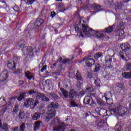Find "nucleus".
<instances>
[{"label":"nucleus","mask_w":131,"mask_h":131,"mask_svg":"<svg viewBox=\"0 0 131 131\" xmlns=\"http://www.w3.org/2000/svg\"><path fill=\"white\" fill-rule=\"evenodd\" d=\"M86 24V21L80 19L79 21V26H82V30L83 31V33L85 35H88V36H94L97 38H103L104 37V35L103 34H100V32L98 31H95L92 29H90L88 26H85Z\"/></svg>","instance_id":"1"},{"label":"nucleus","mask_w":131,"mask_h":131,"mask_svg":"<svg viewBox=\"0 0 131 131\" xmlns=\"http://www.w3.org/2000/svg\"><path fill=\"white\" fill-rule=\"evenodd\" d=\"M58 108H59V104L57 102H51L48 105L47 115L45 116V118L47 121H49L50 119L53 118L56 115L55 109Z\"/></svg>","instance_id":"2"},{"label":"nucleus","mask_w":131,"mask_h":131,"mask_svg":"<svg viewBox=\"0 0 131 131\" xmlns=\"http://www.w3.org/2000/svg\"><path fill=\"white\" fill-rule=\"evenodd\" d=\"M120 47L123 51L119 52L120 56L123 60L127 61L128 60V56H127V54L125 52L128 51V50H129V44L123 43L121 45Z\"/></svg>","instance_id":"3"},{"label":"nucleus","mask_w":131,"mask_h":131,"mask_svg":"<svg viewBox=\"0 0 131 131\" xmlns=\"http://www.w3.org/2000/svg\"><path fill=\"white\" fill-rule=\"evenodd\" d=\"M54 122L59 123L58 126H55L53 128L54 131H64L65 129V126H66V124L64 122L60 123L59 119H56L54 121L52 122V123H54Z\"/></svg>","instance_id":"4"},{"label":"nucleus","mask_w":131,"mask_h":131,"mask_svg":"<svg viewBox=\"0 0 131 131\" xmlns=\"http://www.w3.org/2000/svg\"><path fill=\"white\" fill-rule=\"evenodd\" d=\"M83 103L85 105H89L92 108H94L96 105V102L93 100L92 97L89 96H87L84 98Z\"/></svg>","instance_id":"5"},{"label":"nucleus","mask_w":131,"mask_h":131,"mask_svg":"<svg viewBox=\"0 0 131 131\" xmlns=\"http://www.w3.org/2000/svg\"><path fill=\"white\" fill-rule=\"evenodd\" d=\"M35 96V97H33V98L38 101H39V100H40L41 99V100H42V101H45V102L50 101V98L45 96V95H43V94L37 92Z\"/></svg>","instance_id":"6"},{"label":"nucleus","mask_w":131,"mask_h":131,"mask_svg":"<svg viewBox=\"0 0 131 131\" xmlns=\"http://www.w3.org/2000/svg\"><path fill=\"white\" fill-rule=\"evenodd\" d=\"M34 103V100L32 98H28L26 100L24 103L25 106L27 107H30V109L33 106V103Z\"/></svg>","instance_id":"7"},{"label":"nucleus","mask_w":131,"mask_h":131,"mask_svg":"<svg viewBox=\"0 0 131 131\" xmlns=\"http://www.w3.org/2000/svg\"><path fill=\"white\" fill-rule=\"evenodd\" d=\"M105 65L109 68H112L113 67V62H112V57L109 56H106L105 57Z\"/></svg>","instance_id":"8"},{"label":"nucleus","mask_w":131,"mask_h":131,"mask_svg":"<svg viewBox=\"0 0 131 131\" xmlns=\"http://www.w3.org/2000/svg\"><path fill=\"white\" fill-rule=\"evenodd\" d=\"M9 74V72L8 70H4L2 72L1 75L0 76V81H5L7 80L8 78V75Z\"/></svg>","instance_id":"9"},{"label":"nucleus","mask_w":131,"mask_h":131,"mask_svg":"<svg viewBox=\"0 0 131 131\" xmlns=\"http://www.w3.org/2000/svg\"><path fill=\"white\" fill-rule=\"evenodd\" d=\"M7 67L9 69L11 70H16V65H15V61L13 59H10L8 61Z\"/></svg>","instance_id":"10"},{"label":"nucleus","mask_w":131,"mask_h":131,"mask_svg":"<svg viewBox=\"0 0 131 131\" xmlns=\"http://www.w3.org/2000/svg\"><path fill=\"white\" fill-rule=\"evenodd\" d=\"M96 113H98L101 116L103 115H106L107 114V110L104 108H102L101 107H97L95 109Z\"/></svg>","instance_id":"11"},{"label":"nucleus","mask_w":131,"mask_h":131,"mask_svg":"<svg viewBox=\"0 0 131 131\" xmlns=\"http://www.w3.org/2000/svg\"><path fill=\"white\" fill-rule=\"evenodd\" d=\"M23 51L24 52L25 54H27L28 53L29 54H30L33 52V51H35V52H36V48H34V49L32 48V47H30L29 48L28 47H25L23 49Z\"/></svg>","instance_id":"12"},{"label":"nucleus","mask_w":131,"mask_h":131,"mask_svg":"<svg viewBox=\"0 0 131 131\" xmlns=\"http://www.w3.org/2000/svg\"><path fill=\"white\" fill-rule=\"evenodd\" d=\"M96 60L93 58H89L85 61V64L88 67H92L93 65L95 64Z\"/></svg>","instance_id":"13"},{"label":"nucleus","mask_w":131,"mask_h":131,"mask_svg":"<svg viewBox=\"0 0 131 131\" xmlns=\"http://www.w3.org/2000/svg\"><path fill=\"white\" fill-rule=\"evenodd\" d=\"M25 75L29 80H31V79H33V78H34V74L31 73L29 71H27L25 73Z\"/></svg>","instance_id":"14"},{"label":"nucleus","mask_w":131,"mask_h":131,"mask_svg":"<svg viewBox=\"0 0 131 131\" xmlns=\"http://www.w3.org/2000/svg\"><path fill=\"white\" fill-rule=\"evenodd\" d=\"M57 61L59 62V63H63V64H70L71 62H72V60L70 59H66V60H63L62 59V57H60L59 59H57Z\"/></svg>","instance_id":"15"},{"label":"nucleus","mask_w":131,"mask_h":131,"mask_svg":"<svg viewBox=\"0 0 131 131\" xmlns=\"http://www.w3.org/2000/svg\"><path fill=\"white\" fill-rule=\"evenodd\" d=\"M92 9L94 10V11L93 13H97V12H100V11H102V9H101V6L98 5L97 4H94L92 5Z\"/></svg>","instance_id":"16"},{"label":"nucleus","mask_w":131,"mask_h":131,"mask_svg":"<svg viewBox=\"0 0 131 131\" xmlns=\"http://www.w3.org/2000/svg\"><path fill=\"white\" fill-rule=\"evenodd\" d=\"M120 114H122V115H126V114H128V110L125 107L121 106L120 108Z\"/></svg>","instance_id":"17"},{"label":"nucleus","mask_w":131,"mask_h":131,"mask_svg":"<svg viewBox=\"0 0 131 131\" xmlns=\"http://www.w3.org/2000/svg\"><path fill=\"white\" fill-rule=\"evenodd\" d=\"M116 86L117 88H118L120 91H122L125 89V86H124V83L121 82V83H117L116 84Z\"/></svg>","instance_id":"18"},{"label":"nucleus","mask_w":131,"mask_h":131,"mask_svg":"<svg viewBox=\"0 0 131 131\" xmlns=\"http://www.w3.org/2000/svg\"><path fill=\"white\" fill-rule=\"evenodd\" d=\"M39 118H40V113H35L32 116V119H33V120H37V119H39Z\"/></svg>","instance_id":"19"},{"label":"nucleus","mask_w":131,"mask_h":131,"mask_svg":"<svg viewBox=\"0 0 131 131\" xmlns=\"http://www.w3.org/2000/svg\"><path fill=\"white\" fill-rule=\"evenodd\" d=\"M42 23H43V19L39 18L35 22V26L37 27H39V26H40Z\"/></svg>","instance_id":"20"},{"label":"nucleus","mask_w":131,"mask_h":131,"mask_svg":"<svg viewBox=\"0 0 131 131\" xmlns=\"http://www.w3.org/2000/svg\"><path fill=\"white\" fill-rule=\"evenodd\" d=\"M76 95V92L73 89L71 90V91L69 93V97L71 99V100H73V98H74V96Z\"/></svg>","instance_id":"21"},{"label":"nucleus","mask_w":131,"mask_h":131,"mask_svg":"<svg viewBox=\"0 0 131 131\" xmlns=\"http://www.w3.org/2000/svg\"><path fill=\"white\" fill-rule=\"evenodd\" d=\"M122 76L124 78L129 79L131 78V72H124L122 74Z\"/></svg>","instance_id":"22"},{"label":"nucleus","mask_w":131,"mask_h":131,"mask_svg":"<svg viewBox=\"0 0 131 131\" xmlns=\"http://www.w3.org/2000/svg\"><path fill=\"white\" fill-rule=\"evenodd\" d=\"M40 123H41V121H37V122H35V126L34 130L36 131V129H38L40 126Z\"/></svg>","instance_id":"23"},{"label":"nucleus","mask_w":131,"mask_h":131,"mask_svg":"<svg viewBox=\"0 0 131 131\" xmlns=\"http://www.w3.org/2000/svg\"><path fill=\"white\" fill-rule=\"evenodd\" d=\"M114 29V28H113V26H110L107 28H105L104 30V31L105 32H106L107 33H110V32H112L113 31V30Z\"/></svg>","instance_id":"24"},{"label":"nucleus","mask_w":131,"mask_h":131,"mask_svg":"<svg viewBox=\"0 0 131 131\" xmlns=\"http://www.w3.org/2000/svg\"><path fill=\"white\" fill-rule=\"evenodd\" d=\"M100 68H101V66L100 64L98 63H95V68H94V72H98V71H100Z\"/></svg>","instance_id":"25"},{"label":"nucleus","mask_w":131,"mask_h":131,"mask_svg":"<svg viewBox=\"0 0 131 131\" xmlns=\"http://www.w3.org/2000/svg\"><path fill=\"white\" fill-rule=\"evenodd\" d=\"M25 41L22 39L18 41L17 45L20 48H24V47H25Z\"/></svg>","instance_id":"26"},{"label":"nucleus","mask_w":131,"mask_h":131,"mask_svg":"<svg viewBox=\"0 0 131 131\" xmlns=\"http://www.w3.org/2000/svg\"><path fill=\"white\" fill-rule=\"evenodd\" d=\"M75 78L77 80H81V79H82V76H81V74H80L79 72H77L76 74V76Z\"/></svg>","instance_id":"27"},{"label":"nucleus","mask_w":131,"mask_h":131,"mask_svg":"<svg viewBox=\"0 0 131 131\" xmlns=\"http://www.w3.org/2000/svg\"><path fill=\"white\" fill-rule=\"evenodd\" d=\"M120 108L121 106L115 107V108H113L112 110V112H114V113H116V114H117L118 113H119V114H120Z\"/></svg>","instance_id":"28"},{"label":"nucleus","mask_w":131,"mask_h":131,"mask_svg":"<svg viewBox=\"0 0 131 131\" xmlns=\"http://www.w3.org/2000/svg\"><path fill=\"white\" fill-rule=\"evenodd\" d=\"M60 91L63 95L64 96V98H67L68 97V92H67L65 89H60Z\"/></svg>","instance_id":"29"},{"label":"nucleus","mask_w":131,"mask_h":131,"mask_svg":"<svg viewBox=\"0 0 131 131\" xmlns=\"http://www.w3.org/2000/svg\"><path fill=\"white\" fill-rule=\"evenodd\" d=\"M102 57L103 55L100 52L97 53L94 55V58L96 59V60H97V59H100V58H102Z\"/></svg>","instance_id":"30"},{"label":"nucleus","mask_w":131,"mask_h":131,"mask_svg":"<svg viewBox=\"0 0 131 131\" xmlns=\"http://www.w3.org/2000/svg\"><path fill=\"white\" fill-rule=\"evenodd\" d=\"M26 97V94L24 93H21L19 96L17 98V100L19 101H21V100H23Z\"/></svg>","instance_id":"31"},{"label":"nucleus","mask_w":131,"mask_h":131,"mask_svg":"<svg viewBox=\"0 0 131 131\" xmlns=\"http://www.w3.org/2000/svg\"><path fill=\"white\" fill-rule=\"evenodd\" d=\"M116 10H121L122 9V2H119L117 3V5H116Z\"/></svg>","instance_id":"32"},{"label":"nucleus","mask_w":131,"mask_h":131,"mask_svg":"<svg viewBox=\"0 0 131 131\" xmlns=\"http://www.w3.org/2000/svg\"><path fill=\"white\" fill-rule=\"evenodd\" d=\"M7 7V4L5 1H0V8L5 9Z\"/></svg>","instance_id":"33"},{"label":"nucleus","mask_w":131,"mask_h":131,"mask_svg":"<svg viewBox=\"0 0 131 131\" xmlns=\"http://www.w3.org/2000/svg\"><path fill=\"white\" fill-rule=\"evenodd\" d=\"M125 70L126 71H131V63L127 62Z\"/></svg>","instance_id":"34"},{"label":"nucleus","mask_w":131,"mask_h":131,"mask_svg":"<svg viewBox=\"0 0 131 131\" xmlns=\"http://www.w3.org/2000/svg\"><path fill=\"white\" fill-rule=\"evenodd\" d=\"M9 125L7 124H4L2 129L5 131H9Z\"/></svg>","instance_id":"35"},{"label":"nucleus","mask_w":131,"mask_h":131,"mask_svg":"<svg viewBox=\"0 0 131 131\" xmlns=\"http://www.w3.org/2000/svg\"><path fill=\"white\" fill-rule=\"evenodd\" d=\"M36 93H37V92L35 91L34 90H30L29 91H28V94H29V95H33V96H35Z\"/></svg>","instance_id":"36"},{"label":"nucleus","mask_w":131,"mask_h":131,"mask_svg":"<svg viewBox=\"0 0 131 131\" xmlns=\"http://www.w3.org/2000/svg\"><path fill=\"white\" fill-rule=\"evenodd\" d=\"M105 99H106V101L107 104H108V105H111V104H112V102H111V100H110V97H108V96H106L105 97Z\"/></svg>","instance_id":"37"},{"label":"nucleus","mask_w":131,"mask_h":131,"mask_svg":"<svg viewBox=\"0 0 131 131\" xmlns=\"http://www.w3.org/2000/svg\"><path fill=\"white\" fill-rule=\"evenodd\" d=\"M39 104V101L38 100H36L35 101H34V103H33V107H31V109H34L35 108V106Z\"/></svg>","instance_id":"38"},{"label":"nucleus","mask_w":131,"mask_h":131,"mask_svg":"<svg viewBox=\"0 0 131 131\" xmlns=\"http://www.w3.org/2000/svg\"><path fill=\"white\" fill-rule=\"evenodd\" d=\"M0 103H2V106H6L7 104V102L4 98H0Z\"/></svg>","instance_id":"39"},{"label":"nucleus","mask_w":131,"mask_h":131,"mask_svg":"<svg viewBox=\"0 0 131 131\" xmlns=\"http://www.w3.org/2000/svg\"><path fill=\"white\" fill-rule=\"evenodd\" d=\"M97 103L100 105V106H104V101L101 99L97 100Z\"/></svg>","instance_id":"40"},{"label":"nucleus","mask_w":131,"mask_h":131,"mask_svg":"<svg viewBox=\"0 0 131 131\" xmlns=\"http://www.w3.org/2000/svg\"><path fill=\"white\" fill-rule=\"evenodd\" d=\"M25 130V123H23L19 127V130L24 131Z\"/></svg>","instance_id":"41"},{"label":"nucleus","mask_w":131,"mask_h":131,"mask_svg":"<svg viewBox=\"0 0 131 131\" xmlns=\"http://www.w3.org/2000/svg\"><path fill=\"white\" fill-rule=\"evenodd\" d=\"M35 1L36 0H27L26 4L30 6V5H32V4H33Z\"/></svg>","instance_id":"42"},{"label":"nucleus","mask_w":131,"mask_h":131,"mask_svg":"<svg viewBox=\"0 0 131 131\" xmlns=\"http://www.w3.org/2000/svg\"><path fill=\"white\" fill-rule=\"evenodd\" d=\"M70 104L72 107H78V105L75 103V102H74V101H71L70 102Z\"/></svg>","instance_id":"43"},{"label":"nucleus","mask_w":131,"mask_h":131,"mask_svg":"<svg viewBox=\"0 0 131 131\" xmlns=\"http://www.w3.org/2000/svg\"><path fill=\"white\" fill-rule=\"evenodd\" d=\"M24 113L22 111H20L18 114L19 118H20V119H23V118H24Z\"/></svg>","instance_id":"44"},{"label":"nucleus","mask_w":131,"mask_h":131,"mask_svg":"<svg viewBox=\"0 0 131 131\" xmlns=\"http://www.w3.org/2000/svg\"><path fill=\"white\" fill-rule=\"evenodd\" d=\"M95 83L97 86H100V83H101V81L100 80V79H97L96 80H95Z\"/></svg>","instance_id":"45"},{"label":"nucleus","mask_w":131,"mask_h":131,"mask_svg":"<svg viewBox=\"0 0 131 131\" xmlns=\"http://www.w3.org/2000/svg\"><path fill=\"white\" fill-rule=\"evenodd\" d=\"M94 91V88H93V86H89L88 88L86 89V92H93Z\"/></svg>","instance_id":"46"},{"label":"nucleus","mask_w":131,"mask_h":131,"mask_svg":"<svg viewBox=\"0 0 131 131\" xmlns=\"http://www.w3.org/2000/svg\"><path fill=\"white\" fill-rule=\"evenodd\" d=\"M13 10L15 11V12H19L20 11V9H19V7L17 6H15L13 7Z\"/></svg>","instance_id":"47"},{"label":"nucleus","mask_w":131,"mask_h":131,"mask_svg":"<svg viewBox=\"0 0 131 131\" xmlns=\"http://www.w3.org/2000/svg\"><path fill=\"white\" fill-rule=\"evenodd\" d=\"M75 30L76 32H78V31H79V27L78 26V25H75Z\"/></svg>","instance_id":"48"},{"label":"nucleus","mask_w":131,"mask_h":131,"mask_svg":"<svg viewBox=\"0 0 131 131\" xmlns=\"http://www.w3.org/2000/svg\"><path fill=\"white\" fill-rule=\"evenodd\" d=\"M27 37L30 39H31V37H32V35H31V32H28V33L27 34Z\"/></svg>","instance_id":"49"},{"label":"nucleus","mask_w":131,"mask_h":131,"mask_svg":"<svg viewBox=\"0 0 131 131\" xmlns=\"http://www.w3.org/2000/svg\"><path fill=\"white\" fill-rule=\"evenodd\" d=\"M18 108H19V106L16 105L13 109V111L15 113L18 112Z\"/></svg>","instance_id":"50"},{"label":"nucleus","mask_w":131,"mask_h":131,"mask_svg":"<svg viewBox=\"0 0 131 131\" xmlns=\"http://www.w3.org/2000/svg\"><path fill=\"white\" fill-rule=\"evenodd\" d=\"M45 70H47V65H45L41 69V72H43V71H45Z\"/></svg>","instance_id":"51"},{"label":"nucleus","mask_w":131,"mask_h":131,"mask_svg":"<svg viewBox=\"0 0 131 131\" xmlns=\"http://www.w3.org/2000/svg\"><path fill=\"white\" fill-rule=\"evenodd\" d=\"M63 69V64H60L58 67V70L59 71H61Z\"/></svg>","instance_id":"52"},{"label":"nucleus","mask_w":131,"mask_h":131,"mask_svg":"<svg viewBox=\"0 0 131 131\" xmlns=\"http://www.w3.org/2000/svg\"><path fill=\"white\" fill-rule=\"evenodd\" d=\"M81 86V83H80V82H77L76 84V87L78 88H79Z\"/></svg>","instance_id":"53"},{"label":"nucleus","mask_w":131,"mask_h":131,"mask_svg":"<svg viewBox=\"0 0 131 131\" xmlns=\"http://www.w3.org/2000/svg\"><path fill=\"white\" fill-rule=\"evenodd\" d=\"M76 3L77 5H81L82 4V0H77Z\"/></svg>","instance_id":"54"},{"label":"nucleus","mask_w":131,"mask_h":131,"mask_svg":"<svg viewBox=\"0 0 131 131\" xmlns=\"http://www.w3.org/2000/svg\"><path fill=\"white\" fill-rule=\"evenodd\" d=\"M55 16H56V13H55V12L51 13V17H52V18H54Z\"/></svg>","instance_id":"55"},{"label":"nucleus","mask_w":131,"mask_h":131,"mask_svg":"<svg viewBox=\"0 0 131 131\" xmlns=\"http://www.w3.org/2000/svg\"><path fill=\"white\" fill-rule=\"evenodd\" d=\"M43 64H45V61L42 60L39 64V66H43Z\"/></svg>","instance_id":"56"},{"label":"nucleus","mask_w":131,"mask_h":131,"mask_svg":"<svg viewBox=\"0 0 131 131\" xmlns=\"http://www.w3.org/2000/svg\"><path fill=\"white\" fill-rule=\"evenodd\" d=\"M80 95H81V96H83V95H84V91H81L80 92Z\"/></svg>","instance_id":"57"},{"label":"nucleus","mask_w":131,"mask_h":131,"mask_svg":"<svg viewBox=\"0 0 131 131\" xmlns=\"http://www.w3.org/2000/svg\"><path fill=\"white\" fill-rule=\"evenodd\" d=\"M6 110H7V107H6L4 110H1V112H3V114H4V113H5V112H6Z\"/></svg>","instance_id":"58"},{"label":"nucleus","mask_w":131,"mask_h":131,"mask_svg":"<svg viewBox=\"0 0 131 131\" xmlns=\"http://www.w3.org/2000/svg\"><path fill=\"white\" fill-rule=\"evenodd\" d=\"M13 131H19V129H18V127H16L13 128Z\"/></svg>","instance_id":"59"},{"label":"nucleus","mask_w":131,"mask_h":131,"mask_svg":"<svg viewBox=\"0 0 131 131\" xmlns=\"http://www.w3.org/2000/svg\"><path fill=\"white\" fill-rule=\"evenodd\" d=\"M18 83L19 84H23L24 83V81H23V80H19Z\"/></svg>","instance_id":"60"},{"label":"nucleus","mask_w":131,"mask_h":131,"mask_svg":"<svg viewBox=\"0 0 131 131\" xmlns=\"http://www.w3.org/2000/svg\"><path fill=\"white\" fill-rule=\"evenodd\" d=\"M120 32L121 33V34H120L119 35V36H122V34H123V33H124V31H123V30H121V31H120Z\"/></svg>","instance_id":"61"},{"label":"nucleus","mask_w":131,"mask_h":131,"mask_svg":"<svg viewBox=\"0 0 131 131\" xmlns=\"http://www.w3.org/2000/svg\"><path fill=\"white\" fill-rule=\"evenodd\" d=\"M104 123L105 122H104V121L102 119H101V120H100V122L99 123V124H100V123H101V124H104Z\"/></svg>","instance_id":"62"},{"label":"nucleus","mask_w":131,"mask_h":131,"mask_svg":"<svg viewBox=\"0 0 131 131\" xmlns=\"http://www.w3.org/2000/svg\"><path fill=\"white\" fill-rule=\"evenodd\" d=\"M15 73L16 74H18V73H20V70H17L16 72H15Z\"/></svg>","instance_id":"63"},{"label":"nucleus","mask_w":131,"mask_h":131,"mask_svg":"<svg viewBox=\"0 0 131 131\" xmlns=\"http://www.w3.org/2000/svg\"><path fill=\"white\" fill-rule=\"evenodd\" d=\"M107 96H110L111 97H112V94L111 93H107Z\"/></svg>","instance_id":"64"}]
</instances>
